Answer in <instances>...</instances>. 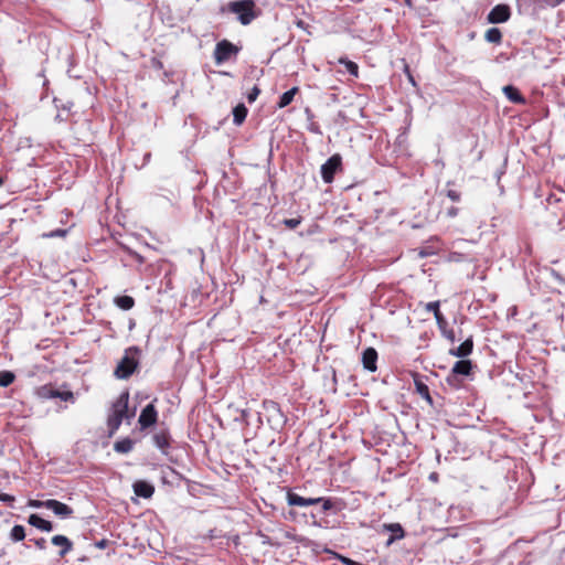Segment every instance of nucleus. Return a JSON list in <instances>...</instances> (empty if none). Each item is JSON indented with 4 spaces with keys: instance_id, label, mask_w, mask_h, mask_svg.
<instances>
[{
    "instance_id": "f257e3e1",
    "label": "nucleus",
    "mask_w": 565,
    "mask_h": 565,
    "mask_svg": "<svg viewBox=\"0 0 565 565\" xmlns=\"http://www.w3.org/2000/svg\"><path fill=\"white\" fill-rule=\"evenodd\" d=\"M129 393L122 392L113 403L107 418L109 435H114L120 427L124 419L129 420L135 416V411L128 408Z\"/></svg>"
},
{
    "instance_id": "f03ea898",
    "label": "nucleus",
    "mask_w": 565,
    "mask_h": 565,
    "mask_svg": "<svg viewBox=\"0 0 565 565\" xmlns=\"http://www.w3.org/2000/svg\"><path fill=\"white\" fill-rule=\"evenodd\" d=\"M140 349L138 347H130L125 351V355L119 361L115 369V376L117 379H128L136 371L139 364Z\"/></svg>"
},
{
    "instance_id": "7ed1b4c3",
    "label": "nucleus",
    "mask_w": 565,
    "mask_h": 565,
    "mask_svg": "<svg viewBox=\"0 0 565 565\" xmlns=\"http://www.w3.org/2000/svg\"><path fill=\"white\" fill-rule=\"evenodd\" d=\"M230 12L237 14V20L243 25H248L257 18L256 6L253 0H235L227 3Z\"/></svg>"
},
{
    "instance_id": "20e7f679",
    "label": "nucleus",
    "mask_w": 565,
    "mask_h": 565,
    "mask_svg": "<svg viewBox=\"0 0 565 565\" xmlns=\"http://www.w3.org/2000/svg\"><path fill=\"white\" fill-rule=\"evenodd\" d=\"M342 159L340 154H333L330 157L320 169L321 178L324 183H332L334 174L341 169Z\"/></svg>"
},
{
    "instance_id": "39448f33",
    "label": "nucleus",
    "mask_w": 565,
    "mask_h": 565,
    "mask_svg": "<svg viewBox=\"0 0 565 565\" xmlns=\"http://www.w3.org/2000/svg\"><path fill=\"white\" fill-rule=\"evenodd\" d=\"M239 49L227 40L220 41L214 50V60L217 65L223 64L232 55H236Z\"/></svg>"
},
{
    "instance_id": "423d86ee",
    "label": "nucleus",
    "mask_w": 565,
    "mask_h": 565,
    "mask_svg": "<svg viewBox=\"0 0 565 565\" xmlns=\"http://www.w3.org/2000/svg\"><path fill=\"white\" fill-rule=\"evenodd\" d=\"M511 17V11L507 4H497L488 13L487 20L489 23L497 24L507 22Z\"/></svg>"
},
{
    "instance_id": "0eeeda50",
    "label": "nucleus",
    "mask_w": 565,
    "mask_h": 565,
    "mask_svg": "<svg viewBox=\"0 0 565 565\" xmlns=\"http://www.w3.org/2000/svg\"><path fill=\"white\" fill-rule=\"evenodd\" d=\"M158 412L152 403L148 404L140 413L138 423L141 429H146L157 423Z\"/></svg>"
},
{
    "instance_id": "6e6552de",
    "label": "nucleus",
    "mask_w": 565,
    "mask_h": 565,
    "mask_svg": "<svg viewBox=\"0 0 565 565\" xmlns=\"http://www.w3.org/2000/svg\"><path fill=\"white\" fill-rule=\"evenodd\" d=\"M153 445L161 450L162 454H168L171 446V437L166 428L158 429L152 435Z\"/></svg>"
},
{
    "instance_id": "1a4fd4ad",
    "label": "nucleus",
    "mask_w": 565,
    "mask_h": 565,
    "mask_svg": "<svg viewBox=\"0 0 565 565\" xmlns=\"http://www.w3.org/2000/svg\"><path fill=\"white\" fill-rule=\"evenodd\" d=\"M46 509L51 510L56 516L61 519H68L74 513V510L70 505L55 499H49Z\"/></svg>"
},
{
    "instance_id": "9d476101",
    "label": "nucleus",
    "mask_w": 565,
    "mask_h": 565,
    "mask_svg": "<svg viewBox=\"0 0 565 565\" xmlns=\"http://www.w3.org/2000/svg\"><path fill=\"white\" fill-rule=\"evenodd\" d=\"M41 396L45 398H60L65 402H74L73 392L60 391L49 385L41 387Z\"/></svg>"
},
{
    "instance_id": "9b49d317",
    "label": "nucleus",
    "mask_w": 565,
    "mask_h": 565,
    "mask_svg": "<svg viewBox=\"0 0 565 565\" xmlns=\"http://www.w3.org/2000/svg\"><path fill=\"white\" fill-rule=\"evenodd\" d=\"M320 500L321 499L305 498L291 491L287 493V502L289 505L309 507L320 503Z\"/></svg>"
},
{
    "instance_id": "f8f14e48",
    "label": "nucleus",
    "mask_w": 565,
    "mask_h": 565,
    "mask_svg": "<svg viewBox=\"0 0 565 565\" xmlns=\"http://www.w3.org/2000/svg\"><path fill=\"white\" fill-rule=\"evenodd\" d=\"M377 361V352L374 348H367L362 353V363L365 370L375 372Z\"/></svg>"
},
{
    "instance_id": "ddd939ff",
    "label": "nucleus",
    "mask_w": 565,
    "mask_h": 565,
    "mask_svg": "<svg viewBox=\"0 0 565 565\" xmlns=\"http://www.w3.org/2000/svg\"><path fill=\"white\" fill-rule=\"evenodd\" d=\"M504 96L513 104L525 105L526 99L520 90L513 85H507L502 88Z\"/></svg>"
},
{
    "instance_id": "4468645a",
    "label": "nucleus",
    "mask_w": 565,
    "mask_h": 565,
    "mask_svg": "<svg viewBox=\"0 0 565 565\" xmlns=\"http://www.w3.org/2000/svg\"><path fill=\"white\" fill-rule=\"evenodd\" d=\"M472 349H473V341H472V338L470 337V338L466 339L459 347L450 349L449 354L457 356V358L465 359L471 354Z\"/></svg>"
},
{
    "instance_id": "2eb2a0df",
    "label": "nucleus",
    "mask_w": 565,
    "mask_h": 565,
    "mask_svg": "<svg viewBox=\"0 0 565 565\" xmlns=\"http://www.w3.org/2000/svg\"><path fill=\"white\" fill-rule=\"evenodd\" d=\"M136 495L149 499L154 492V487L147 481L138 480L132 486Z\"/></svg>"
},
{
    "instance_id": "dca6fc26",
    "label": "nucleus",
    "mask_w": 565,
    "mask_h": 565,
    "mask_svg": "<svg viewBox=\"0 0 565 565\" xmlns=\"http://www.w3.org/2000/svg\"><path fill=\"white\" fill-rule=\"evenodd\" d=\"M52 544L53 545H56V546H61V551L58 552V555L60 556H65L68 552L72 551L73 548V543L72 541L66 537L65 535H54L51 540Z\"/></svg>"
},
{
    "instance_id": "f3484780",
    "label": "nucleus",
    "mask_w": 565,
    "mask_h": 565,
    "mask_svg": "<svg viewBox=\"0 0 565 565\" xmlns=\"http://www.w3.org/2000/svg\"><path fill=\"white\" fill-rule=\"evenodd\" d=\"M28 522L30 525H32L41 531H44V532L53 531L52 522L44 520L39 514H31L28 519Z\"/></svg>"
},
{
    "instance_id": "a211bd4d",
    "label": "nucleus",
    "mask_w": 565,
    "mask_h": 565,
    "mask_svg": "<svg viewBox=\"0 0 565 565\" xmlns=\"http://www.w3.org/2000/svg\"><path fill=\"white\" fill-rule=\"evenodd\" d=\"M437 326L441 332V334L449 340L451 343L456 341L455 332L451 329H448V322L446 318L443 316L437 317L436 319Z\"/></svg>"
},
{
    "instance_id": "6ab92c4d",
    "label": "nucleus",
    "mask_w": 565,
    "mask_h": 565,
    "mask_svg": "<svg viewBox=\"0 0 565 565\" xmlns=\"http://www.w3.org/2000/svg\"><path fill=\"white\" fill-rule=\"evenodd\" d=\"M472 364L470 360L457 361L452 366V374L467 376L470 374Z\"/></svg>"
},
{
    "instance_id": "aec40b11",
    "label": "nucleus",
    "mask_w": 565,
    "mask_h": 565,
    "mask_svg": "<svg viewBox=\"0 0 565 565\" xmlns=\"http://www.w3.org/2000/svg\"><path fill=\"white\" fill-rule=\"evenodd\" d=\"M384 527L392 532V536L387 540V545L392 544L395 540H401L404 537L405 532L399 523H390L385 524Z\"/></svg>"
},
{
    "instance_id": "412c9836",
    "label": "nucleus",
    "mask_w": 565,
    "mask_h": 565,
    "mask_svg": "<svg viewBox=\"0 0 565 565\" xmlns=\"http://www.w3.org/2000/svg\"><path fill=\"white\" fill-rule=\"evenodd\" d=\"M247 108L245 107L244 104H238L236 107H234L233 109V122L236 125V126H239L244 122L246 116H247Z\"/></svg>"
},
{
    "instance_id": "4be33fe9",
    "label": "nucleus",
    "mask_w": 565,
    "mask_h": 565,
    "mask_svg": "<svg viewBox=\"0 0 565 565\" xmlns=\"http://www.w3.org/2000/svg\"><path fill=\"white\" fill-rule=\"evenodd\" d=\"M134 448V441L130 438H124L114 444V450L119 454H128Z\"/></svg>"
},
{
    "instance_id": "5701e85b",
    "label": "nucleus",
    "mask_w": 565,
    "mask_h": 565,
    "mask_svg": "<svg viewBox=\"0 0 565 565\" xmlns=\"http://www.w3.org/2000/svg\"><path fill=\"white\" fill-rule=\"evenodd\" d=\"M114 302L122 310H130L135 306V299L130 296H117Z\"/></svg>"
},
{
    "instance_id": "b1692460",
    "label": "nucleus",
    "mask_w": 565,
    "mask_h": 565,
    "mask_svg": "<svg viewBox=\"0 0 565 565\" xmlns=\"http://www.w3.org/2000/svg\"><path fill=\"white\" fill-rule=\"evenodd\" d=\"M298 92V87H292L291 89L285 92L280 97L278 102V107L284 108L287 107L294 99L295 95Z\"/></svg>"
},
{
    "instance_id": "393cba45",
    "label": "nucleus",
    "mask_w": 565,
    "mask_h": 565,
    "mask_svg": "<svg viewBox=\"0 0 565 565\" xmlns=\"http://www.w3.org/2000/svg\"><path fill=\"white\" fill-rule=\"evenodd\" d=\"M415 386H416V392L424 398L426 399L430 405L433 404V398L429 394V388L428 386L423 383L422 381L419 380H415Z\"/></svg>"
},
{
    "instance_id": "a878e982",
    "label": "nucleus",
    "mask_w": 565,
    "mask_h": 565,
    "mask_svg": "<svg viewBox=\"0 0 565 565\" xmlns=\"http://www.w3.org/2000/svg\"><path fill=\"white\" fill-rule=\"evenodd\" d=\"M484 39L489 43L499 44L502 40V33L498 28H490L489 30H487V32L484 34Z\"/></svg>"
},
{
    "instance_id": "bb28decb",
    "label": "nucleus",
    "mask_w": 565,
    "mask_h": 565,
    "mask_svg": "<svg viewBox=\"0 0 565 565\" xmlns=\"http://www.w3.org/2000/svg\"><path fill=\"white\" fill-rule=\"evenodd\" d=\"M10 537L14 542H20V541L24 540V537H25V530H24V527L22 525H19V524L14 525L11 529Z\"/></svg>"
},
{
    "instance_id": "cd10ccee",
    "label": "nucleus",
    "mask_w": 565,
    "mask_h": 565,
    "mask_svg": "<svg viewBox=\"0 0 565 565\" xmlns=\"http://www.w3.org/2000/svg\"><path fill=\"white\" fill-rule=\"evenodd\" d=\"M340 63L344 65L347 72L349 74H351L354 77H358V75H359V66H358V64L355 62H352V61H349V60H345V58H340Z\"/></svg>"
},
{
    "instance_id": "c85d7f7f",
    "label": "nucleus",
    "mask_w": 565,
    "mask_h": 565,
    "mask_svg": "<svg viewBox=\"0 0 565 565\" xmlns=\"http://www.w3.org/2000/svg\"><path fill=\"white\" fill-rule=\"evenodd\" d=\"M15 375L10 371H3L0 373V386L7 387L13 383Z\"/></svg>"
},
{
    "instance_id": "c756f323",
    "label": "nucleus",
    "mask_w": 565,
    "mask_h": 565,
    "mask_svg": "<svg viewBox=\"0 0 565 565\" xmlns=\"http://www.w3.org/2000/svg\"><path fill=\"white\" fill-rule=\"evenodd\" d=\"M439 306H440V302L437 300V301H430V302L426 303L425 308L428 312H433L435 319H437V317L443 316V313L439 310Z\"/></svg>"
},
{
    "instance_id": "7c9ffc66",
    "label": "nucleus",
    "mask_w": 565,
    "mask_h": 565,
    "mask_svg": "<svg viewBox=\"0 0 565 565\" xmlns=\"http://www.w3.org/2000/svg\"><path fill=\"white\" fill-rule=\"evenodd\" d=\"M54 104H55V107L58 109V110H67L70 111L73 107V102H66V103H62L60 99L57 98H54Z\"/></svg>"
},
{
    "instance_id": "2f4dec72",
    "label": "nucleus",
    "mask_w": 565,
    "mask_h": 565,
    "mask_svg": "<svg viewBox=\"0 0 565 565\" xmlns=\"http://www.w3.org/2000/svg\"><path fill=\"white\" fill-rule=\"evenodd\" d=\"M300 223H301V217H296V218H285V220L282 221V224H284L286 227L290 228V230L296 228L297 226H299V225H300Z\"/></svg>"
},
{
    "instance_id": "473e14b6",
    "label": "nucleus",
    "mask_w": 565,
    "mask_h": 565,
    "mask_svg": "<svg viewBox=\"0 0 565 565\" xmlns=\"http://www.w3.org/2000/svg\"><path fill=\"white\" fill-rule=\"evenodd\" d=\"M318 499H321L320 503H322V511L323 512H327V511L333 509L334 504H333L332 499H330V498H322V497H319Z\"/></svg>"
},
{
    "instance_id": "72a5a7b5",
    "label": "nucleus",
    "mask_w": 565,
    "mask_h": 565,
    "mask_svg": "<svg viewBox=\"0 0 565 565\" xmlns=\"http://www.w3.org/2000/svg\"><path fill=\"white\" fill-rule=\"evenodd\" d=\"M49 503V500H44V501H41V500H30L29 501V505L31 508H35V509H41V508H45L46 509V504Z\"/></svg>"
},
{
    "instance_id": "f704fd0d",
    "label": "nucleus",
    "mask_w": 565,
    "mask_h": 565,
    "mask_svg": "<svg viewBox=\"0 0 565 565\" xmlns=\"http://www.w3.org/2000/svg\"><path fill=\"white\" fill-rule=\"evenodd\" d=\"M260 93V89L257 86H254L252 90L247 95V100L249 103H253L257 99L258 95Z\"/></svg>"
},
{
    "instance_id": "c9c22d12",
    "label": "nucleus",
    "mask_w": 565,
    "mask_h": 565,
    "mask_svg": "<svg viewBox=\"0 0 565 565\" xmlns=\"http://www.w3.org/2000/svg\"><path fill=\"white\" fill-rule=\"evenodd\" d=\"M0 501L4 502L6 504H8L10 507H12L13 502L15 501V499H14L13 495L0 492Z\"/></svg>"
},
{
    "instance_id": "e433bc0d",
    "label": "nucleus",
    "mask_w": 565,
    "mask_h": 565,
    "mask_svg": "<svg viewBox=\"0 0 565 565\" xmlns=\"http://www.w3.org/2000/svg\"><path fill=\"white\" fill-rule=\"evenodd\" d=\"M65 234H66L65 230H55V231H51L50 233H45L43 236L51 238V237L64 236Z\"/></svg>"
},
{
    "instance_id": "4c0bfd02",
    "label": "nucleus",
    "mask_w": 565,
    "mask_h": 565,
    "mask_svg": "<svg viewBox=\"0 0 565 565\" xmlns=\"http://www.w3.org/2000/svg\"><path fill=\"white\" fill-rule=\"evenodd\" d=\"M447 196L454 202H458L460 200V193L455 190H448Z\"/></svg>"
},
{
    "instance_id": "58836bf2",
    "label": "nucleus",
    "mask_w": 565,
    "mask_h": 565,
    "mask_svg": "<svg viewBox=\"0 0 565 565\" xmlns=\"http://www.w3.org/2000/svg\"><path fill=\"white\" fill-rule=\"evenodd\" d=\"M108 545H109V541H108V540H106V539H103V540L97 541V542L95 543V546H96L97 548H99V550H104V548H106Z\"/></svg>"
},
{
    "instance_id": "ea45409f",
    "label": "nucleus",
    "mask_w": 565,
    "mask_h": 565,
    "mask_svg": "<svg viewBox=\"0 0 565 565\" xmlns=\"http://www.w3.org/2000/svg\"><path fill=\"white\" fill-rule=\"evenodd\" d=\"M34 544L40 548L44 550L46 547V541L45 539L41 537L34 541Z\"/></svg>"
},
{
    "instance_id": "a19ab883",
    "label": "nucleus",
    "mask_w": 565,
    "mask_h": 565,
    "mask_svg": "<svg viewBox=\"0 0 565 565\" xmlns=\"http://www.w3.org/2000/svg\"><path fill=\"white\" fill-rule=\"evenodd\" d=\"M457 214H458V209L455 207V206H451L447 211V215L450 216V217H455Z\"/></svg>"
},
{
    "instance_id": "79ce46f5",
    "label": "nucleus",
    "mask_w": 565,
    "mask_h": 565,
    "mask_svg": "<svg viewBox=\"0 0 565 565\" xmlns=\"http://www.w3.org/2000/svg\"><path fill=\"white\" fill-rule=\"evenodd\" d=\"M262 536L264 537V540H263V543H264V544L275 545V544L271 542L270 537H268V536H266V535H262Z\"/></svg>"
},
{
    "instance_id": "37998d69",
    "label": "nucleus",
    "mask_w": 565,
    "mask_h": 565,
    "mask_svg": "<svg viewBox=\"0 0 565 565\" xmlns=\"http://www.w3.org/2000/svg\"><path fill=\"white\" fill-rule=\"evenodd\" d=\"M55 120H56V121H65V120H66V118H65V117H63L61 113H58V114L55 116Z\"/></svg>"
},
{
    "instance_id": "c03bdc74",
    "label": "nucleus",
    "mask_w": 565,
    "mask_h": 565,
    "mask_svg": "<svg viewBox=\"0 0 565 565\" xmlns=\"http://www.w3.org/2000/svg\"><path fill=\"white\" fill-rule=\"evenodd\" d=\"M271 407L279 412L278 405L274 402L270 403Z\"/></svg>"
},
{
    "instance_id": "a18cd8bd",
    "label": "nucleus",
    "mask_w": 565,
    "mask_h": 565,
    "mask_svg": "<svg viewBox=\"0 0 565 565\" xmlns=\"http://www.w3.org/2000/svg\"><path fill=\"white\" fill-rule=\"evenodd\" d=\"M404 1H405V3H406L408 7H412V4H413V0H404Z\"/></svg>"
},
{
    "instance_id": "49530a36",
    "label": "nucleus",
    "mask_w": 565,
    "mask_h": 565,
    "mask_svg": "<svg viewBox=\"0 0 565 565\" xmlns=\"http://www.w3.org/2000/svg\"><path fill=\"white\" fill-rule=\"evenodd\" d=\"M297 25H298L299 28H303V26H305V22H303V21H298Z\"/></svg>"
},
{
    "instance_id": "de8ad7c7",
    "label": "nucleus",
    "mask_w": 565,
    "mask_h": 565,
    "mask_svg": "<svg viewBox=\"0 0 565 565\" xmlns=\"http://www.w3.org/2000/svg\"><path fill=\"white\" fill-rule=\"evenodd\" d=\"M409 82H412L413 85H415V81L412 75H408Z\"/></svg>"
},
{
    "instance_id": "09e8293b",
    "label": "nucleus",
    "mask_w": 565,
    "mask_h": 565,
    "mask_svg": "<svg viewBox=\"0 0 565 565\" xmlns=\"http://www.w3.org/2000/svg\"><path fill=\"white\" fill-rule=\"evenodd\" d=\"M3 183H4V179H3V177L0 175V186L3 185Z\"/></svg>"
}]
</instances>
